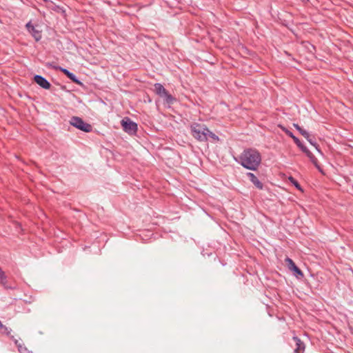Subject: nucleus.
Returning a JSON list of instances; mask_svg holds the SVG:
<instances>
[{
	"instance_id": "1",
	"label": "nucleus",
	"mask_w": 353,
	"mask_h": 353,
	"mask_svg": "<svg viewBox=\"0 0 353 353\" xmlns=\"http://www.w3.org/2000/svg\"><path fill=\"white\" fill-rule=\"evenodd\" d=\"M235 160L245 169L255 171L261 165V155L256 149L250 148L245 149Z\"/></svg>"
},
{
	"instance_id": "2",
	"label": "nucleus",
	"mask_w": 353,
	"mask_h": 353,
	"mask_svg": "<svg viewBox=\"0 0 353 353\" xmlns=\"http://www.w3.org/2000/svg\"><path fill=\"white\" fill-rule=\"evenodd\" d=\"M192 135L199 141H206L208 140V133L209 129L204 125L197 123H192L190 125Z\"/></svg>"
},
{
	"instance_id": "3",
	"label": "nucleus",
	"mask_w": 353,
	"mask_h": 353,
	"mask_svg": "<svg viewBox=\"0 0 353 353\" xmlns=\"http://www.w3.org/2000/svg\"><path fill=\"white\" fill-rule=\"evenodd\" d=\"M154 90L157 95L164 99L168 104H172L175 99L165 89V88L159 83L154 84Z\"/></svg>"
},
{
	"instance_id": "4",
	"label": "nucleus",
	"mask_w": 353,
	"mask_h": 353,
	"mask_svg": "<svg viewBox=\"0 0 353 353\" xmlns=\"http://www.w3.org/2000/svg\"><path fill=\"white\" fill-rule=\"evenodd\" d=\"M70 124L85 132H90L92 130L90 124L85 123L81 118L78 117H72Z\"/></svg>"
},
{
	"instance_id": "5",
	"label": "nucleus",
	"mask_w": 353,
	"mask_h": 353,
	"mask_svg": "<svg viewBox=\"0 0 353 353\" xmlns=\"http://www.w3.org/2000/svg\"><path fill=\"white\" fill-rule=\"evenodd\" d=\"M123 130L129 134H135L137 132V124L132 121L130 118L125 117L121 121Z\"/></svg>"
},
{
	"instance_id": "6",
	"label": "nucleus",
	"mask_w": 353,
	"mask_h": 353,
	"mask_svg": "<svg viewBox=\"0 0 353 353\" xmlns=\"http://www.w3.org/2000/svg\"><path fill=\"white\" fill-rule=\"evenodd\" d=\"M285 262L288 266V268L295 273L297 278H302L303 276V273L302 271L296 265L294 262L291 259L287 257L285 259Z\"/></svg>"
},
{
	"instance_id": "7",
	"label": "nucleus",
	"mask_w": 353,
	"mask_h": 353,
	"mask_svg": "<svg viewBox=\"0 0 353 353\" xmlns=\"http://www.w3.org/2000/svg\"><path fill=\"white\" fill-rule=\"evenodd\" d=\"M34 80L42 88H44L46 90L50 88L51 85H50V82L46 79L43 77L42 76L35 75L34 77Z\"/></svg>"
},
{
	"instance_id": "8",
	"label": "nucleus",
	"mask_w": 353,
	"mask_h": 353,
	"mask_svg": "<svg viewBox=\"0 0 353 353\" xmlns=\"http://www.w3.org/2000/svg\"><path fill=\"white\" fill-rule=\"evenodd\" d=\"M295 345H294V353H303L305 351V344L297 336H294L292 338Z\"/></svg>"
},
{
	"instance_id": "9",
	"label": "nucleus",
	"mask_w": 353,
	"mask_h": 353,
	"mask_svg": "<svg viewBox=\"0 0 353 353\" xmlns=\"http://www.w3.org/2000/svg\"><path fill=\"white\" fill-rule=\"evenodd\" d=\"M250 181L259 190L263 188V183L258 179V178L252 172L247 173Z\"/></svg>"
},
{
	"instance_id": "10",
	"label": "nucleus",
	"mask_w": 353,
	"mask_h": 353,
	"mask_svg": "<svg viewBox=\"0 0 353 353\" xmlns=\"http://www.w3.org/2000/svg\"><path fill=\"white\" fill-rule=\"evenodd\" d=\"M286 134H288L290 137H291L294 143L296 144V145L303 151V150H306V147L301 142V141L295 137L292 132L290 130H286L285 131Z\"/></svg>"
},
{
	"instance_id": "11",
	"label": "nucleus",
	"mask_w": 353,
	"mask_h": 353,
	"mask_svg": "<svg viewBox=\"0 0 353 353\" xmlns=\"http://www.w3.org/2000/svg\"><path fill=\"white\" fill-rule=\"evenodd\" d=\"M14 344L17 345L19 353H32L30 351L22 342L17 339H14Z\"/></svg>"
},
{
	"instance_id": "12",
	"label": "nucleus",
	"mask_w": 353,
	"mask_h": 353,
	"mask_svg": "<svg viewBox=\"0 0 353 353\" xmlns=\"http://www.w3.org/2000/svg\"><path fill=\"white\" fill-rule=\"evenodd\" d=\"M60 70L63 73L65 74L71 81H72L73 82L77 83V84H81V82L79 79H77L76 76L70 72L69 70H68L67 69L65 68H59Z\"/></svg>"
},
{
	"instance_id": "13",
	"label": "nucleus",
	"mask_w": 353,
	"mask_h": 353,
	"mask_svg": "<svg viewBox=\"0 0 353 353\" xmlns=\"http://www.w3.org/2000/svg\"><path fill=\"white\" fill-rule=\"evenodd\" d=\"M303 152L305 153V154L307 156V157L311 160V161L316 165L317 159L314 156V154L306 148V150H303Z\"/></svg>"
},
{
	"instance_id": "14",
	"label": "nucleus",
	"mask_w": 353,
	"mask_h": 353,
	"mask_svg": "<svg viewBox=\"0 0 353 353\" xmlns=\"http://www.w3.org/2000/svg\"><path fill=\"white\" fill-rule=\"evenodd\" d=\"M294 127L300 132L301 135H303L305 138H310V134L302 128H301L298 124L294 123Z\"/></svg>"
},
{
	"instance_id": "15",
	"label": "nucleus",
	"mask_w": 353,
	"mask_h": 353,
	"mask_svg": "<svg viewBox=\"0 0 353 353\" xmlns=\"http://www.w3.org/2000/svg\"><path fill=\"white\" fill-rule=\"evenodd\" d=\"M0 283L6 288V289H14L15 287L9 286L7 282V276H5L4 279H0Z\"/></svg>"
},
{
	"instance_id": "16",
	"label": "nucleus",
	"mask_w": 353,
	"mask_h": 353,
	"mask_svg": "<svg viewBox=\"0 0 353 353\" xmlns=\"http://www.w3.org/2000/svg\"><path fill=\"white\" fill-rule=\"evenodd\" d=\"M290 181L292 182V183L299 190H302L301 188V185H299V183H298V181L294 179L293 177L290 176L289 178Z\"/></svg>"
},
{
	"instance_id": "17",
	"label": "nucleus",
	"mask_w": 353,
	"mask_h": 353,
	"mask_svg": "<svg viewBox=\"0 0 353 353\" xmlns=\"http://www.w3.org/2000/svg\"><path fill=\"white\" fill-rule=\"evenodd\" d=\"M30 32L32 34L33 37L35 38L37 41H39L40 39L41 35L38 30L35 29L34 30H32Z\"/></svg>"
},
{
	"instance_id": "18",
	"label": "nucleus",
	"mask_w": 353,
	"mask_h": 353,
	"mask_svg": "<svg viewBox=\"0 0 353 353\" xmlns=\"http://www.w3.org/2000/svg\"><path fill=\"white\" fill-rule=\"evenodd\" d=\"M26 28H27V29L28 30L29 32H31L32 30H35L34 26L33 25H32L30 22H28L26 24Z\"/></svg>"
},
{
	"instance_id": "19",
	"label": "nucleus",
	"mask_w": 353,
	"mask_h": 353,
	"mask_svg": "<svg viewBox=\"0 0 353 353\" xmlns=\"http://www.w3.org/2000/svg\"><path fill=\"white\" fill-rule=\"evenodd\" d=\"M308 141L309 143L314 145L316 149H317V147H318V145L316 144V143L315 141H314L310 137V138H305Z\"/></svg>"
},
{
	"instance_id": "20",
	"label": "nucleus",
	"mask_w": 353,
	"mask_h": 353,
	"mask_svg": "<svg viewBox=\"0 0 353 353\" xmlns=\"http://www.w3.org/2000/svg\"><path fill=\"white\" fill-rule=\"evenodd\" d=\"M211 137L212 139H218V137L213 132H212L211 131H210V132L208 133V137Z\"/></svg>"
}]
</instances>
